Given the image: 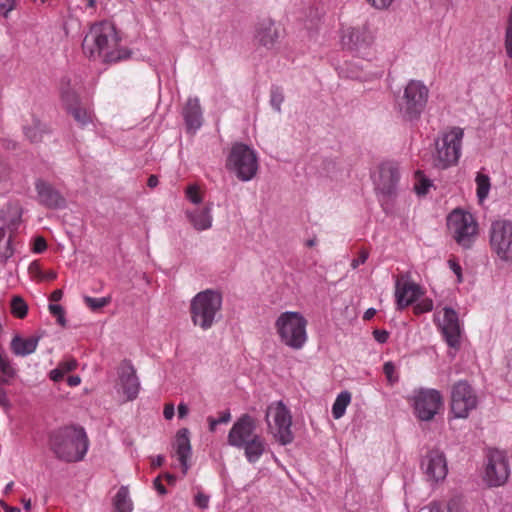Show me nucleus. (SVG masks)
Returning <instances> with one entry per match:
<instances>
[{"instance_id":"43","label":"nucleus","mask_w":512,"mask_h":512,"mask_svg":"<svg viewBox=\"0 0 512 512\" xmlns=\"http://www.w3.org/2000/svg\"><path fill=\"white\" fill-rule=\"evenodd\" d=\"M17 0H0V15L7 17L16 7Z\"/></svg>"},{"instance_id":"23","label":"nucleus","mask_w":512,"mask_h":512,"mask_svg":"<svg viewBox=\"0 0 512 512\" xmlns=\"http://www.w3.org/2000/svg\"><path fill=\"white\" fill-rule=\"evenodd\" d=\"M60 97L66 111L80 105L81 99L76 89V84L68 76H64L59 84Z\"/></svg>"},{"instance_id":"62","label":"nucleus","mask_w":512,"mask_h":512,"mask_svg":"<svg viewBox=\"0 0 512 512\" xmlns=\"http://www.w3.org/2000/svg\"><path fill=\"white\" fill-rule=\"evenodd\" d=\"M8 168L6 163L0 158V181L6 177Z\"/></svg>"},{"instance_id":"44","label":"nucleus","mask_w":512,"mask_h":512,"mask_svg":"<svg viewBox=\"0 0 512 512\" xmlns=\"http://www.w3.org/2000/svg\"><path fill=\"white\" fill-rule=\"evenodd\" d=\"M433 309V302L430 299H425L419 302L414 306V312L416 314H421L425 312H429Z\"/></svg>"},{"instance_id":"2","label":"nucleus","mask_w":512,"mask_h":512,"mask_svg":"<svg viewBox=\"0 0 512 512\" xmlns=\"http://www.w3.org/2000/svg\"><path fill=\"white\" fill-rule=\"evenodd\" d=\"M227 443L243 449L249 463H256L267 449L265 438L257 432V421L249 414L241 415L228 432Z\"/></svg>"},{"instance_id":"51","label":"nucleus","mask_w":512,"mask_h":512,"mask_svg":"<svg viewBox=\"0 0 512 512\" xmlns=\"http://www.w3.org/2000/svg\"><path fill=\"white\" fill-rule=\"evenodd\" d=\"M59 367L62 368L64 373L73 371L77 367V362L74 359H69L66 361H63L59 364Z\"/></svg>"},{"instance_id":"21","label":"nucleus","mask_w":512,"mask_h":512,"mask_svg":"<svg viewBox=\"0 0 512 512\" xmlns=\"http://www.w3.org/2000/svg\"><path fill=\"white\" fill-rule=\"evenodd\" d=\"M175 448L178 460L182 467L183 474H186L189 469L188 459L191 455L189 430L187 428H182L177 432L175 439Z\"/></svg>"},{"instance_id":"15","label":"nucleus","mask_w":512,"mask_h":512,"mask_svg":"<svg viewBox=\"0 0 512 512\" xmlns=\"http://www.w3.org/2000/svg\"><path fill=\"white\" fill-rule=\"evenodd\" d=\"M490 244L501 260L512 262V226H492Z\"/></svg>"},{"instance_id":"13","label":"nucleus","mask_w":512,"mask_h":512,"mask_svg":"<svg viewBox=\"0 0 512 512\" xmlns=\"http://www.w3.org/2000/svg\"><path fill=\"white\" fill-rule=\"evenodd\" d=\"M443 406L442 395L435 389H421L413 396L414 413L422 421H430Z\"/></svg>"},{"instance_id":"57","label":"nucleus","mask_w":512,"mask_h":512,"mask_svg":"<svg viewBox=\"0 0 512 512\" xmlns=\"http://www.w3.org/2000/svg\"><path fill=\"white\" fill-rule=\"evenodd\" d=\"M0 405L3 406V407H9L10 406V402H9V399L7 397V394L6 392L0 388Z\"/></svg>"},{"instance_id":"40","label":"nucleus","mask_w":512,"mask_h":512,"mask_svg":"<svg viewBox=\"0 0 512 512\" xmlns=\"http://www.w3.org/2000/svg\"><path fill=\"white\" fill-rule=\"evenodd\" d=\"M49 311L50 313L57 317V322L62 327L66 326V319H65V311L64 308L61 305L58 304H50L49 305Z\"/></svg>"},{"instance_id":"35","label":"nucleus","mask_w":512,"mask_h":512,"mask_svg":"<svg viewBox=\"0 0 512 512\" xmlns=\"http://www.w3.org/2000/svg\"><path fill=\"white\" fill-rule=\"evenodd\" d=\"M431 186H432V181L430 179H428L422 171L418 170L415 172L414 190L417 195H419V196L426 195Z\"/></svg>"},{"instance_id":"33","label":"nucleus","mask_w":512,"mask_h":512,"mask_svg":"<svg viewBox=\"0 0 512 512\" xmlns=\"http://www.w3.org/2000/svg\"><path fill=\"white\" fill-rule=\"evenodd\" d=\"M447 224H476V220L470 212L456 208L447 216Z\"/></svg>"},{"instance_id":"29","label":"nucleus","mask_w":512,"mask_h":512,"mask_svg":"<svg viewBox=\"0 0 512 512\" xmlns=\"http://www.w3.org/2000/svg\"><path fill=\"white\" fill-rule=\"evenodd\" d=\"M22 207L18 201H9L0 209V222L18 224L22 217Z\"/></svg>"},{"instance_id":"58","label":"nucleus","mask_w":512,"mask_h":512,"mask_svg":"<svg viewBox=\"0 0 512 512\" xmlns=\"http://www.w3.org/2000/svg\"><path fill=\"white\" fill-rule=\"evenodd\" d=\"M188 412H189V409H188V407H187V405H186V404H184V403H180V404L178 405V416H179V418H184V417H186V416H187V414H188Z\"/></svg>"},{"instance_id":"31","label":"nucleus","mask_w":512,"mask_h":512,"mask_svg":"<svg viewBox=\"0 0 512 512\" xmlns=\"http://www.w3.org/2000/svg\"><path fill=\"white\" fill-rule=\"evenodd\" d=\"M68 114H70L74 120L77 122V124L84 128L88 124L92 123L93 120V113L92 110L82 103L80 105H77L76 107L71 108L67 111Z\"/></svg>"},{"instance_id":"1","label":"nucleus","mask_w":512,"mask_h":512,"mask_svg":"<svg viewBox=\"0 0 512 512\" xmlns=\"http://www.w3.org/2000/svg\"><path fill=\"white\" fill-rule=\"evenodd\" d=\"M121 38L109 21L93 24L82 42L83 53L92 60L116 63L130 57V51L120 47Z\"/></svg>"},{"instance_id":"42","label":"nucleus","mask_w":512,"mask_h":512,"mask_svg":"<svg viewBox=\"0 0 512 512\" xmlns=\"http://www.w3.org/2000/svg\"><path fill=\"white\" fill-rule=\"evenodd\" d=\"M383 372L387 377L389 383L393 384L398 381V376L396 375V369L392 362H386L383 366Z\"/></svg>"},{"instance_id":"20","label":"nucleus","mask_w":512,"mask_h":512,"mask_svg":"<svg viewBox=\"0 0 512 512\" xmlns=\"http://www.w3.org/2000/svg\"><path fill=\"white\" fill-rule=\"evenodd\" d=\"M422 294L421 288L414 282H397L395 296L399 309L411 305Z\"/></svg>"},{"instance_id":"22","label":"nucleus","mask_w":512,"mask_h":512,"mask_svg":"<svg viewBox=\"0 0 512 512\" xmlns=\"http://www.w3.org/2000/svg\"><path fill=\"white\" fill-rule=\"evenodd\" d=\"M280 37V30L271 20H265L259 24L256 39L258 43L268 49L274 47Z\"/></svg>"},{"instance_id":"30","label":"nucleus","mask_w":512,"mask_h":512,"mask_svg":"<svg viewBox=\"0 0 512 512\" xmlns=\"http://www.w3.org/2000/svg\"><path fill=\"white\" fill-rule=\"evenodd\" d=\"M113 512H132L133 502L127 486H121L113 498Z\"/></svg>"},{"instance_id":"16","label":"nucleus","mask_w":512,"mask_h":512,"mask_svg":"<svg viewBox=\"0 0 512 512\" xmlns=\"http://www.w3.org/2000/svg\"><path fill=\"white\" fill-rule=\"evenodd\" d=\"M374 37L366 25L349 27L343 31L341 44L349 51L359 52L373 43Z\"/></svg>"},{"instance_id":"26","label":"nucleus","mask_w":512,"mask_h":512,"mask_svg":"<svg viewBox=\"0 0 512 512\" xmlns=\"http://www.w3.org/2000/svg\"><path fill=\"white\" fill-rule=\"evenodd\" d=\"M42 335L22 338L18 335L11 341V350L17 356H27L35 352Z\"/></svg>"},{"instance_id":"48","label":"nucleus","mask_w":512,"mask_h":512,"mask_svg":"<svg viewBox=\"0 0 512 512\" xmlns=\"http://www.w3.org/2000/svg\"><path fill=\"white\" fill-rule=\"evenodd\" d=\"M47 248L46 241L43 237H36L33 243V251L35 253H42Z\"/></svg>"},{"instance_id":"8","label":"nucleus","mask_w":512,"mask_h":512,"mask_svg":"<svg viewBox=\"0 0 512 512\" xmlns=\"http://www.w3.org/2000/svg\"><path fill=\"white\" fill-rule=\"evenodd\" d=\"M400 179L398 165L394 162H383L374 178L375 190L385 210L389 209L397 196V184Z\"/></svg>"},{"instance_id":"63","label":"nucleus","mask_w":512,"mask_h":512,"mask_svg":"<svg viewBox=\"0 0 512 512\" xmlns=\"http://www.w3.org/2000/svg\"><path fill=\"white\" fill-rule=\"evenodd\" d=\"M207 421H208V424H209V431L210 432H215L216 431V427L218 425V422H217L216 418L209 416L207 418Z\"/></svg>"},{"instance_id":"53","label":"nucleus","mask_w":512,"mask_h":512,"mask_svg":"<svg viewBox=\"0 0 512 512\" xmlns=\"http://www.w3.org/2000/svg\"><path fill=\"white\" fill-rule=\"evenodd\" d=\"M175 414L174 405L172 403H168L164 406L163 415L165 419L171 420Z\"/></svg>"},{"instance_id":"18","label":"nucleus","mask_w":512,"mask_h":512,"mask_svg":"<svg viewBox=\"0 0 512 512\" xmlns=\"http://www.w3.org/2000/svg\"><path fill=\"white\" fill-rule=\"evenodd\" d=\"M119 387L126 400H134L139 393L140 383L133 366L123 363L119 370Z\"/></svg>"},{"instance_id":"60","label":"nucleus","mask_w":512,"mask_h":512,"mask_svg":"<svg viewBox=\"0 0 512 512\" xmlns=\"http://www.w3.org/2000/svg\"><path fill=\"white\" fill-rule=\"evenodd\" d=\"M80 382H81V379H80V377H79V376H77V375L69 376V377L67 378V383H68V385H69V386H71V387H75V386L79 385V384H80Z\"/></svg>"},{"instance_id":"28","label":"nucleus","mask_w":512,"mask_h":512,"mask_svg":"<svg viewBox=\"0 0 512 512\" xmlns=\"http://www.w3.org/2000/svg\"><path fill=\"white\" fill-rule=\"evenodd\" d=\"M23 132L26 138L32 142H40L43 135L47 132L46 126L35 116L31 115L30 119L25 120L23 125Z\"/></svg>"},{"instance_id":"24","label":"nucleus","mask_w":512,"mask_h":512,"mask_svg":"<svg viewBox=\"0 0 512 512\" xmlns=\"http://www.w3.org/2000/svg\"><path fill=\"white\" fill-rule=\"evenodd\" d=\"M183 117L188 130L196 131L202 125V110L197 98L188 99L183 108Z\"/></svg>"},{"instance_id":"49","label":"nucleus","mask_w":512,"mask_h":512,"mask_svg":"<svg viewBox=\"0 0 512 512\" xmlns=\"http://www.w3.org/2000/svg\"><path fill=\"white\" fill-rule=\"evenodd\" d=\"M195 504L201 509H206L209 504V497L203 493H198L195 496Z\"/></svg>"},{"instance_id":"9","label":"nucleus","mask_w":512,"mask_h":512,"mask_svg":"<svg viewBox=\"0 0 512 512\" xmlns=\"http://www.w3.org/2000/svg\"><path fill=\"white\" fill-rule=\"evenodd\" d=\"M464 132L459 127H453L444 133L436 144L434 165L440 169H446L455 165L461 155V146Z\"/></svg>"},{"instance_id":"10","label":"nucleus","mask_w":512,"mask_h":512,"mask_svg":"<svg viewBox=\"0 0 512 512\" xmlns=\"http://www.w3.org/2000/svg\"><path fill=\"white\" fill-rule=\"evenodd\" d=\"M429 97V89L420 80H410L404 88L400 111L408 120L417 119L424 111Z\"/></svg>"},{"instance_id":"32","label":"nucleus","mask_w":512,"mask_h":512,"mask_svg":"<svg viewBox=\"0 0 512 512\" xmlns=\"http://www.w3.org/2000/svg\"><path fill=\"white\" fill-rule=\"evenodd\" d=\"M350 401V392L343 391L338 394L332 406V415L335 419H340L345 414L346 408L350 404Z\"/></svg>"},{"instance_id":"4","label":"nucleus","mask_w":512,"mask_h":512,"mask_svg":"<svg viewBox=\"0 0 512 512\" xmlns=\"http://www.w3.org/2000/svg\"><path fill=\"white\" fill-rule=\"evenodd\" d=\"M222 308V295L207 289L196 294L190 303L191 321L203 330L210 329Z\"/></svg>"},{"instance_id":"27","label":"nucleus","mask_w":512,"mask_h":512,"mask_svg":"<svg viewBox=\"0 0 512 512\" xmlns=\"http://www.w3.org/2000/svg\"><path fill=\"white\" fill-rule=\"evenodd\" d=\"M479 235L478 226H456L453 238L464 249H469Z\"/></svg>"},{"instance_id":"14","label":"nucleus","mask_w":512,"mask_h":512,"mask_svg":"<svg viewBox=\"0 0 512 512\" xmlns=\"http://www.w3.org/2000/svg\"><path fill=\"white\" fill-rule=\"evenodd\" d=\"M434 320L448 346L459 347L461 326L457 312L450 307H444L435 313Z\"/></svg>"},{"instance_id":"38","label":"nucleus","mask_w":512,"mask_h":512,"mask_svg":"<svg viewBox=\"0 0 512 512\" xmlns=\"http://www.w3.org/2000/svg\"><path fill=\"white\" fill-rule=\"evenodd\" d=\"M284 102V94L281 87H272L270 93V104L277 112H281V106Z\"/></svg>"},{"instance_id":"3","label":"nucleus","mask_w":512,"mask_h":512,"mask_svg":"<svg viewBox=\"0 0 512 512\" xmlns=\"http://www.w3.org/2000/svg\"><path fill=\"white\" fill-rule=\"evenodd\" d=\"M50 447L58 459L77 462L88 450V438L81 427H64L51 434Z\"/></svg>"},{"instance_id":"7","label":"nucleus","mask_w":512,"mask_h":512,"mask_svg":"<svg viewBox=\"0 0 512 512\" xmlns=\"http://www.w3.org/2000/svg\"><path fill=\"white\" fill-rule=\"evenodd\" d=\"M265 419L269 433L273 435L277 442L281 445L293 442L292 416L282 401L273 402L267 407Z\"/></svg>"},{"instance_id":"54","label":"nucleus","mask_w":512,"mask_h":512,"mask_svg":"<svg viewBox=\"0 0 512 512\" xmlns=\"http://www.w3.org/2000/svg\"><path fill=\"white\" fill-rule=\"evenodd\" d=\"M28 270H29V273H30L31 275H33V276H35V277H37V278H39V277L41 276V274L43 273V272L41 271V269H40L39 264H38L36 261L32 262V263L29 265Z\"/></svg>"},{"instance_id":"11","label":"nucleus","mask_w":512,"mask_h":512,"mask_svg":"<svg viewBox=\"0 0 512 512\" xmlns=\"http://www.w3.org/2000/svg\"><path fill=\"white\" fill-rule=\"evenodd\" d=\"M510 475V466L504 451L490 448L485 455L483 480L489 487L504 485Z\"/></svg>"},{"instance_id":"25","label":"nucleus","mask_w":512,"mask_h":512,"mask_svg":"<svg viewBox=\"0 0 512 512\" xmlns=\"http://www.w3.org/2000/svg\"><path fill=\"white\" fill-rule=\"evenodd\" d=\"M14 232L10 226H0V263L5 265L14 255Z\"/></svg>"},{"instance_id":"34","label":"nucleus","mask_w":512,"mask_h":512,"mask_svg":"<svg viewBox=\"0 0 512 512\" xmlns=\"http://www.w3.org/2000/svg\"><path fill=\"white\" fill-rule=\"evenodd\" d=\"M476 194L480 202L484 201L490 191L491 183L488 175L478 172L476 175Z\"/></svg>"},{"instance_id":"47","label":"nucleus","mask_w":512,"mask_h":512,"mask_svg":"<svg viewBox=\"0 0 512 512\" xmlns=\"http://www.w3.org/2000/svg\"><path fill=\"white\" fill-rule=\"evenodd\" d=\"M369 257V252L365 249H362L360 252H359V256L358 258H355L351 261V267L353 269H356L358 268L359 265L361 264H364L366 262V260L368 259Z\"/></svg>"},{"instance_id":"36","label":"nucleus","mask_w":512,"mask_h":512,"mask_svg":"<svg viewBox=\"0 0 512 512\" xmlns=\"http://www.w3.org/2000/svg\"><path fill=\"white\" fill-rule=\"evenodd\" d=\"M0 371L3 374L0 378V382L2 384H9V380L16 374V371L10 361L6 357H3L2 354L0 355Z\"/></svg>"},{"instance_id":"19","label":"nucleus","mask_w":512,"mask_h":512,"mask_svg":"<svg viewBox=\"0 0 512 512\" xmlns=\"http://www.w3.org/2000/svg\"><path fill=\"white\" fill-rule=\"evenodd\" d=\"M39 202L49 208H60L65 205V198L50 183L37 180L35 183Z\"/></svg>"},{"instance_id":"55","label":"nucleus","mask_w":512,"mask_h":512,"mask_svg":"<svg viewBox=\"0 0 512 512\" xmlns=\"http://www.w3.org/2000/svg\"><path fill=\"white\" fill-rule=\"evenodd\" d=\"M218 424H226L231 420V413L229 410L220 412L219 417L216 419Z\"/></svg>"},{"instance_id":"39","label":"nucleus","mask_w":512,"mask_h":512,"mask_svg":"<svg viewBox=\"0 0 512 512\" xmlns=\"http://www.w3.org/2000/svg\"><path fill=\"white\" fill-rule=\"evenodd\" d=\"M84 302L93 311L101 309L110 303L109 297L93 298L90 296L84 297Z\"/></svg>"},{"instance_id":"45","label":"nucleus","mask_w":512,"mask_h":512,"mask_svg":"<svg viewBox=\"0 0 512 512\" xmlns=\"http://www.w3.org/2000/svg\"><path fill=\"white\" fill-rule=\"evenodd\" d=\"M373 8L378 10L388 9L394 0H366Z\"/></svg>"},{"instance_id":"12","label":"nucleus","mask_w":512,"mask_h":512,"mask_svg":"<svg viewBox=\"0 0 512 512\" xmlns=\"http://www.w3.org/2000/svg\"><path fill=\"white\" fill-rule=\"evenodd\" d=\"M478 397L465 380L456 382L451 389V412L455 418H467L476 409Z\"/></svg>"},{"instance_id":"61","label":"nucleus","mask_w":512,"mask_h":512,"mask_svg":"<svg viewBox=\"0 0 512 512\" xmlns=\"http://www.w3.org/2000/svg\"><path fill=\"white\" fill-rule=\"evenodd\" d=\"M57 277V274L55 271H48L46 273H42L41 276L39 277L40 280H54L56 279Z\"/></svg>"},{"instance_id":"41","label":"nucleus","mask_w":512,"mask_h":512,"mask_svg":"<svg viewBox=\"0 0 512 512\" xmlns=\"http://www.w3.org/2000/svg\"><path fill=\"white\" fill-rule=\"evenodd\" d=\"M186 197L194 204H198L202 201L200 189L196 185H189L186 188Z\"/></svg>"},{"instance_id":"46","label":"nucleus","mask_w":512,"mask_h":512,"mask_svg":"<svg viewBox=\"0 0 512 512\" xmlns=\"http://www.w3.org/2000/svg\"><path fill=\"white\" fill-rule=\"evenodd\" d=\"M448 265H449L450 269L457 276V282L461 283L463 281V277H462V268H461L460 264L455 259H449Z\"/></svg>"},{"instance_id":"64","label":"nucleus","mask_w":512,"mask_h":512,"mask_svg":"<svg viewBox=\"0 0 512 512\" xmlns=\"http://www.w3.org/2000/svg\"><path fill=\"white\" fill-rule=\"evenodd\" d=\"M159 181L156 175H150L147 180V186L150 188H155L158 185Z\"/></svg>"},{"instance_id":"37","label":"nucleus","mask_w":512,"mask_h":512,"mask_svg":"<svg viewBox=\"0 0 512 512\" xmlns=\"http://www.w3.org/2000/svg\"><path fill=\"white\" fill-rule=\"evenodd\" d=\"M11 312L17 318L23 319L28 312L26 302L20 296H14L11 301Z\"/></svg>"},{"instance_id":"5","label":"nucleus","mask_w":512,"mask_h":512,"mask_svg":"<svg viewBox=\"0 0 512 512\" xmlns=\"http://www.w3.org/2000/svg\"><path fill=\"white\" fill-rule=\"evenodd\" d=\"M306 327L305 317L294 311L281 313L275 321V328L281 342L295 350L301 349L307 342Z\"/></svg>"},{"instance_id":"52","label":"nucleus","mask_w":512,"mask_h":512,"mask_svg":"<svg viewBox=\"0 0 512 512\" xmlns=\"http://www.w3.org/2000/svg\"><path fill=\"white\" fill-rule=\"evenodd\" d=\"M64 371L62 370V368H60L59 366L53 370L50 371V379L55 381V382H58L60 381L63 376H64Z\"/></svg>"},{"instance_id":"59","label":"nucleus","mask_w":512,"mask_h":512,"mask_svg":"<svg viewBox=\"0 0 512 512\" xmlns=\"http://www.w3.org/2000/svg\"><path fill=\"white\" fill-rule=\"evenodd\" d=\"M62 297H63V292H62V290L57 289V290H54V291L51 293V295H50V300H51L52 302H58V301H60V300L62 299Z\"/></svg>"},{"instance_id":"56","label":"nucleus","mask_w":512,"mask_h":512,"mask_svg":"<svg viewBox=\"0 0 512 512\" xmlns=\"http://www.w3.org/2000/svg\"><path fill=\"white\" fill-rule=\"evenodd\" d=\"M153 484H154V488L158 491V493L160 495H165L167 493L166 488L164 487V485L161 482V477L160 476L155 478Z\"/></svg>"},{"instance_id":"17","label":"nucleus","mask_w":512,"mask_h":512,"mask_svg":"<svg viewBox=\"0 0 512 512\" xmlns=\"http://www.w3.org/2000/svg\"><path fill=\"white\" fill-rule=\"evenodd\" d=\"M426 476L432 481L443 480L447 475V463L445 456L438 450L427 453L421 463Z\"/></svg>"},{"instance_id":"6","label":"nucleus","mask_w":512,"mask_h":512,"mask_svg":"<svg viewBox=\"0 0 512 512\" xmlns=\"http://www.w3.org/2000/svg\"><path fill=\"white\" fill-rule=\"evenodd\" d=\"M226 166L239 180L250 181L258 172V157L248 145L235 143L228 155Z\"/></svg>"},{"instance_id":"50","label":"nucleus","mask_w":512,"mask_h":512,"mask_svg":"<svg viewBox=\"0 0 512 512\" xmlns=\"http://www.w3.org/2000/svg\"><path fill=\"white\" fill-rule=\"evenodd\" d=\"M373 336L377 342L383 344L387 342L389 338V333L386 330L376 329L373 331Z\"/></svg>"}]
</instances>
